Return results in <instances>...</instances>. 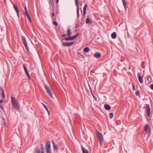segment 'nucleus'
Wrapping results in <instances>:
<instances>
[{
	"instance_id": "f257e3e1",
	"label": "nucleus",
	"mask_w": 153,
	"mask_h": 153,
	"mask_svg": "<svg viewBox=\"0 0 153 153\" xmlns=\"http://www.w3.org/2000/svg\"><path fill=\"white\" fill-rule=\"evenodd\" d=\"M11 101L12 104L15 108L16 110H19V105L18 103L16 101L15 98L12 96L11 97Z\"/></svg>"
},
{
	"instance_id": "f03ea898",
	"label": "nucleus",
	"mask_w": 153,
	"mask_h": 153,
	"mask_svg": "<svg viewBox=\"0 0 153 153\" xmlns=\"http://www.w3.org/2000/svg\"><path fill=\"white\" fill-rule=\"evenodd\" d=\"M97 136L99 139L100 145L101 146L103 142V137L102 133L98 131H97Z\"/></svg>"
},
{
	"instance_id": "7ed1b4c3",
	"label": "nucleus",
	"mask_w": 153,
	"mask_h": 153,
	"mask_svg": "<svg viewBox=\"0 0 153 153\" xmlns=\"http://www.w3.org/2000/svg\"><path fill=\"white\" fill-rule=\"evenodd\" d=\"M46 153H51V144L50 141H47L45 146Z\"/></svg>"
},
{
	"instance_id": "20e7f679",
	"label": "nucleus",
	"mask_w": 153,
	"mask_h": 153,
	"mask_svg": "<svg viewBox=\"0 0 153 153\" xmlns=\"http://www.w3.org/2000/svg\"><path fill=\"white\" fill-rule=\"evenodd\" d=\"M151 131V128L149 125L148 124H146L144 126V131L146 133L150 134Z\"/></svg>"
},
{
	"instance_id": "39448f33",
	"label": "nucleus",
	"mask_w": 153,
	"mask_h": 153,
	"mask_svg": "<svg viewBox=\"0 0 153 153\" xmlns=\"http://www.w3.org/2000/svg\"><path fill=\"white\" fill-rule=\"evenodd\" d=\"M146 107L145 108L146 111V112L148 116H149L150 114V108L149 104H146Z\"/></svg>"
},
{
	"instance_id": "423d86ee",
	"label": "nucleus",
	"mask_w": 153,
	"mask_h": 153,
	"mask_svg": "<svg viewBox=\"0 0 153 153\" xmlns=\"http://www.w3.org/2000/svg\"><path fill=\"white\" fill-rule=\"evenodd\" d=\"M74 43L73 42H70L67 43L65 42H62V45L64 47H69L72 45Z\"/></svg>"
},
{
	"instance_id": "0eeeda50",
	"label": "nucleus",
	"mask_w": 153,
	"mask_h": 153,
	"mask_svg": "<svg viewBox=\"0 0 153 153\" xmlns=\"http://www.w3.org/2000/svg\"><path fill=\"white\" fill-rule=\"evenodd\" d=\"M137 76L140 82L141 83H143V77L141 76V74L138 73L137 74Z\"/></svg>"
},
{
	"instance_id": "6e6552de",
	"label": "nucleus",
	"mask_w": 153,
	"mask_h": 153,
	"mask_svg": "<svg viewBox=\"0 0 153 153\" xmlns=\"http://www.w3.org/2000/svg\"><path fill=\"white\" fill-rule=\"evenodd\" d=\"M101 56V54L99 52H96L94 55V56L96 58L98 59L100 58Z\"/></svg>"
},
{
	"instance_id": "1a4fd4ad",
	"label": "nucleus",
	"mask_w": 153,
	"mask_h": 153,
	"mask_svg": "<svg viewBox=\"0 0 153 153\" xmlns=\"http://www.w3.org/2000/svg\"><path fill=\"white\" fill-rule=\"evenodd\" d=\"M40 146L42 153H44L45 149L44 145L42 142H41L40 143Z\"/></svg>"
},
{
	"instance_id": "9d476101",
	"label": "nucleus",
	"mask_w": 153,
	"mask_h": 153,
	"mask_svg": "<svg viewBox=\"0 0 153 153\" xmlns=\"http://www.w3.org/2000/svg\"><path fill=\"white\" fill-rule=\"evenodd\" d=\"M52 142L54 149L56 150H58V146L53 141H52Z\"/></svg>"
},
{
	"instance_id": "9b49d317",
	"label": "nucleus",
	"mask_w": 153,
	"mask_h": 153,
	"mask_svg": "<svg viewBox=\"0 0 153 153\" xmlns=\"http://www.w3.org/2000/svg\"><path fill=\"white\" fill-rule=\"evenodd\" d=\"M104 107L106 110H110L111 109V106L105 104L104 105Z\"/></svg>"
},
{
	"instance_id": "f8f14e48",
	"label": "nucleus",
	"mask_w": 153,
	"mask_h": 153,
	"mask_svg": "<svg viewBox=\"0 0 153 153\" xmlns=\"http://www.w3.org/2000/svg\"><path fill=\"white\" fill-rule=\"evenodd\" d=\"M36 153H42L41 151H40V148L39 146H37L36 148Z\"/></svg>"
},
{
	"instance_id": "ddd939ff",
	"label": "nucleus",
	"mask_w": 153,
	"mask_h": 153,
	"mask_svg": "<svg viewBox=\"0 0 153 153\" xmlns=\"http://www.w3.org/2000/svg\"><path fill=\"white\" fill-rule=\"evenodd\" d=\"M117 36L116 33L115 32H113L111 34V37L112 38L114 39L116 38Z\"/></svg>"
},
{
	"instance_id": "4468645a",
	"label": "nucleus",
	"mask_w": 153,
	"mask_h": 153,
	"mask_svg": "<svg viewBox=\"0 0 153 153\" xmlns=\"http://www.w3.org/2000/svg\"><path fill=\"white\" fill-rule=\"evenodd\" d=\"M67 35L68 36H71L72 33L71 32V30L70 28H68L67 31Z\"/></svg>"
},
{
	"instance_id": "2eb2a0df",
	"label": "nucleus",
	"mask_w": 153,
	"mask_h": 153,
	"mask_svg": "<svg viewBox=\"0 0 153 153\" xmlns=\"http://www.w3.org/2000/svg\"><path fill=\"white\" fill-rule=\"evenodd\" d=\"M22 39L24 45L27 43V42L26 41V39L24 36H22Z\"/></svg>"
},
{
	"instance_id": "dca6fc26",
	"label": "nucleus",
	"mask_w": 153,
	"mask_h": 153,
	"mask_svg": "<svg viewBox=\"0 0 153 153\" xmlns=\"http://www.w3.org/2000/svg\"><path fill=\"white\" fill-rule=\"evenodd\" d=\"M1 89L2 90L1 94H2V97L3 99H5V96L4 93V90H3V89L2 87H1Z\"/></svg>"
},
{
	"instance_id": "f3484780",
	"label": "nucleus",
	"mask_w": 153,
	"mask_h": 153,
	"mask_svg": "<svg viewBox=\"0 0 153 153\" xmlns=\"http://www.w3.org/2000/svg\"><path fill=\"white\" fill-rule=\"evenodd\" d=\"M42 105H43L45 107V109L47 111V112H48L49 115H50V113L49 111V110H48V108H47V106L44 104L42 102Z\"/></svg>"
},
{
	"instance_id": "a211bd4d",
	"label": "nucleus",
	"mask_w": 153,
	"mask_h": 153,
	"mask_svg": "<svg viewBox=\"0 0 153 153\" xmlns=\"http://www.w3.org/2000/svg\"><path fill=\"white\" fill-rule=\"evenodd\" d=\"M86 22L87 24H91L92 23V22L91 21V19L89 18H87L86 19Z\"/></svg>"
},
{
	"instance_id": "6ab92c4d",
	"label": "nucleus",
	"mask_w": 153,
	"mask_h": 153,
	"mask_svg": "<svg viewBox=\"0 0 153 153\" xmlns=\"http://www.w3.org/2000/svg\"><path fill=\"white\" fill-rule=\"evenodd\" d=\"M122 0V2L123 3V5L124 6L125 10H126V4H127L126 1V0Z\"/></svg>"
},
{
	"instance_id": "aec40b11",
	"label": "nucleus",
	"mask_w": 153,
	"mask_h": 153,
	"mask_svg": "<svg viewBox=\"0 0 153 153\" xmlns=\"http://www.w3.org/2000/svg\"><path fill=\"white\" fill-rule=\"evenodd\" d=\"M90 51V49L88 47H85L83 49V51L85 53H87Z\"/></svg>"
},
{
	"instance_id": "412c9836",
	"label": "nucleus",
	"mask_w": 153,
	"mask_h": 153,
	"mask_svg": "<svg viewBox=\"0 0 153 153\" xmlns=\"http://www.w3.org/2000/svg\"><path fill=\"white\" fill-rule=\"evenodd\" d=\"M13 7H14L15 11H16V12L19 11V10L18 9L17 6L14 4H13Z\"/></svg>"
},
{
	"instance_id": "4be33fe9",
	"label": "nucleus",
	"mask_w": 153,
	"mask_h": 153,
	"mask_svg": "<svg viewBox=\"0 0 153 153\" xmlns=\"http://www.w3.org/2000/svg\"><path fill=\"white\" fill-rule=\"evenodd\" d=\"M87 6V4H85L83 8V13L84 14H85L86 13Z\"/></svg>"
},
{
	"instance_id": "5701e85b",
	"label": "nucleus",
	"mask_w": 153,
	"mask_h": 153,
	"mask_svg": "<svg viewBox=\"0 0 153 153\" xmlns=\"http://www.w3.org/2000/svg\"><path fill=\"white\" fill-rule=\"evenodd\" d=\"M78 56L80 58H82L83 59H84L85 57L84 56L81 54L80 53H78Z\"/></svg>"
},
{
	"instance_id": "b1692460",
	"label": "nucleus",
	"mask_w": 153,
	"mask_h": 153,
	"mask_svg": "<svg viewBox=\"0 0 153 153\" xmlns=\"http://www.w3.org/2000/svg\"><path fill=\"white\" fill-rule=\"evenodd\" d=\"M69 37L66 38L65 39L66 40H72V37L70 36H68Z\"/></svg>"
},
{
	"instance_id": "393cba45",
	"label": "nucleus",
	"mask_w": 153,
	"mask_h": 153,
	"mask_svg": "<svg viewBox=\"0 0 153 153\" xmlns=\"http://www.w3.org/2000/svg\"><path fill=\"white\" fill-rule=\"evenodd\" d=\"M82 151L83 153H88V150L87 149H85L83 148H82Z\"/></svg>"
},
{
	"instance_id": "a878e982",
	"label": "nucleus",
	"mask_w": 153,
	"mask_h": 153,
	"mask_svg": "<svg viewBox=\"0 0 153 153\" xmlns=\"http://www.w3.org/2000/svg\"><path fill=\"white\" fill-rule=\"evenodd\" d=\"M25 14H26V15L27 18L29 19V20L30 21V22H31V20L30 17L29 15L28 14V13H26Z\"/></svg>"
},
{
	"instance_id": "bb28decb",
	"label": "nucleus",
	"mask_w": 153,
	"mask_h": 153,
	"mask_svg": "<svg viewBox=\"0 0 153 153\" xmlns=\"http://www.w3.org/2000/svg\"><path fill=\"white\" fill-rule=\"evenodd\" d=\"M114 116V114L112 113H111L109 114V117L110 118H112Z\"/></svg>"
},
{
	"instance_id": "cd10ccee",
	"label": "nucleus",
	"mask_w": 153,
	"mask_h": 153,
	"mask_svg": "<svg viewBox=\"0 0 153 153\" xmlns=\"http://www.w3.org/2000/svg\"><path fill=\"white\" fill-rule=\"evenodd\" d=\"M48 94L52 98H53V94L51 91L50 90L49 91L47 92Z\"/></svg>"
},
{
	"instance_id": "c85d7f7f",
	"label": "nucleus",
	"mask_w": 153,
	"mask_h": 153,
	"mask_svg": "<svg viewBox=\"0 0 153 153\" xmlns=\"http://www.w3.org/2000/svg\"><path fill=\"white\" fill-rule=\"evenodd\" d=\"M24 45L25 46V48H26V49L27 50V51H28V52H29V48L28 47L27 43L24 44Z\"/></svg>"
},
{
	"instance_id": "c756f323",
	"label": "nucleus",
	"mask_w": 153,
	"mask_h": 153,
	"mask_svg": "<svg viewBox=\"0 0 153 153\" xmlns=\"http://www.w3.org/2000/svg\"><path fill=\"white\" fill-rule=\"evenodd\" d=\"M45 87L46 88V91L47 92L49 91L50 90L49 89V88L48 87L47 85H45Z\"/></svg>"
},
{
	"instance_id": "7c9ffc66",
	"label": "nucleus",
	"mask_w": 153,
	"mask_h": 153,
	"mask_svg": "<svg viewBox=\"0 0 153 153\" xmlns=\"http://www.w3.org/2000/svg\"><path fill=\"white\" fill-rule=\"evenodd\" d=\"M23 67H24V70H25V72H26V71H27V67H26L25 66V64H23Z\"/></svg>"
},
{
	"instance_id": "2f4dec72",
	"label": "nucleus",
	"mask_w": 153,
	"mask_h": 153,
	"mask_svg": "<svg viewBox=\"0 0 153 153\" xmlns=\"http://www.w3.org/2000/svg\"><path fill=\"white\" fill-rule=\"evenodd\" d=\"M78 1L77 0V6L78 5ZM79 10L78 8L77 7V16L79 17Z\"/></svg>"
},
{
	"instance_id": "473e14b6",
	"label": "nucleus",
	"mask_w": 153,
	"mask_h": 153,
	"mask_svg": "<svg viewBox=\"0 0 153 153\" xmlns=\"http://www.w3.org/2000/svg\"><path fill=\"white\" fill-rule=\"evenodd\" d=\"M135 95L136 96H138L140 95L139 91H137L135 92Z\"/></svg>"
},
{
	"instance_id": "72a5a7b5",
	"label": "nucleus",
	"mask_w": 153,
	"mask_h": 153,
	"mask_svg": "<svg viewBox=\"0 0 153 153\" xmlns=\"http://www.w3.org/2000/svg\"><path fill=\"white\" fill-rule=\"evenodd\" d=\"M25 13H28V11H27V7H26V6H25Z\"/></svg>"
},
{
	"instance_id": "f704fd0d",
	"label": "nucleus",
	"mask_w": 153,
	"mask_h": 153,
	"mask_svg": "<svg viewBox=\"0 0 153 153\" xmlns=\"http://www.w3.org/2000/svg\"><path fill=\"white\" fill-rule=\"evenodd\" d=\"M53 24L54 25H56V26L58 25V23L57 22H56V21H53Z\"/></svg>"
},
{
	"instance_id": "c9c22d12",
	"label": "nucleus",
	"mask_w": 153,
	"mask_h": 153,
	"mask_svg": "<svg viewBox=\"0 0 153 153\" xmlns=\"http://www.w3.org/2000/svg\"><path fill=\"white\" fill-rule=\"evenodd\" d=\"M91 93H92V96L93 97V98H94V99H95V100L97 101V98L94 96V94L92 93V92H91Z\"/></svg>"
},
{
	"instance_id": "e433bc0d",
	"label": "nucleus",
	"mask_w": 153,
	"mask_h": 153,
	"mask_svg": "<svg viewBox=\"0 0 153 153\" xmlns=\"http://www.w3.org/2000/svg\"><path fill=\"white\" fill-rule=\"evenodd\" d=\"M71 37H72V40H73L74 39H75L76 38V35L73 36H71Z\"/></svg>"
},
{
	"instance_id": "4c0bfd02",
	"label": "nucleus",
	"mask_w": 153,
	"mask_h": 153,
	"mask_svg": "<svg viewBox=\"0 0 153 153\" xmlns=\"http://www.w3.org/2000/svg\"><path fill=\"white\" fill-rule=\"evenodd\" d=\"M94 73V71L93 70H92L91 71H90V74L91 75H92V73Z\"/></svg>"
},
{
	"instance_id": "58836bf2",
	"label": "nucleus",
	"mask_w": 153,
	"mask_h": 153,
	"mask_svg": "<svg viewBox=\"0 0 153 153\" xmlns=\"http://www.w3.org/2000/svg\"><path fill=\"white\" fill-rule=\"evenodd\" d=\"M81 38H82V37L81 36H79L78 37V39H79V42H80V41H81Z\"/></svg>"
},
{
	"instance_id": "ea45409f",
	"label": "nucleus",
	"mask_w": 153,
	"mask_h": 153,
	"mask_svg": "<svg viewBox=\"0 0 153 153\" xmlns=\"http://www.w3.org/2000/svg\"><path fill=\"white\" fill-rule=\"evenodd\" d=\"M25 73L27 76H28V75H30L29 74V72L28 71L25 72Z\"/></svg>"
},
{
	"instance_id": "a19ab883",
	"label": "nucleus",
	"mask_w": 153,
	"mask_h": 153,
	"mask_svg": "<svg viewBox=\"0 0 153 153\" xmlns=\"http://www.w3.org/2000/svg\"><path fill=\"white\" fill-rule=\"evenodd\" d=\"M17 13V15L18 16V18H19V11L16 12Z\"/></svg>"
},
{
	"instance_id": "79ce46f5",
	"label": "nucleus",
	"mask_w": 153,
	"mask_h": 153,
	"mask_svg": "<svg viewBox=\"0 0 153 153\" xmlns=\"http://www.w3.org/2000/svg\"><path fill=\"white\" fill-rule=\"evenodd\" d=\"M0 107L3 110L4 109V108L1 105H0Z\"/></svg>"
},
{
	"instance_id": "37998d69",
	"label": "nucleus",
	"mask_w": 153,
	"mask_h": 153,
	"mask_svg": "<svg viewBox=\"0 0 153 153\" xmlns=\"http://www.w3.org/2000/svg\"><path fill=\"white\" fill-rule=\"evenodd\" d=\"M132 88H133V89L134 90H136L135 89V87H134V85H132Z\"/></svg>"
},
{
	"instance_id": "c03bdc74",
	"label": "nucleus",
	"mask_w": 153,
	"mask_h": 153,
	"mask_svg": "<svg viewBox=\"0 0 153 153\" xmlns=\"http://www.w3.org/2000/svg\"><path fill=\"white\" fill-rule=\"evenodd\" d=\"M62 37H65L66 36V35L65 33H64V34H63L62 35Z\"/></svg>"
},
{
	"instance_id": "a18cd8bd",
	"label": "nucleus",
	"mask_w": 153,
	"mask_h": 153,
	"mask_svg": "<svg viewBox=\"0 0 153 153\" xmlns=\"http://www.w3.org/2000/svg\"><path fill=\"white\" fill-rule=\"evenodd\" d=\"M150 88L151 89L153 90V84H152L151 85Z\"/></svg>"
},
{
	"instance_id": "49530a36",
	"label": "nucleus",
	"mask_w": 153,
	"mask_h": 153,
	"mask_svg": "<svg viewBox=\"0 0 153 153\" xmlns=\"http://www.w3.org/2000/svg\"><path fill=\"white\" fill-rule=\"evenodd\" d=\"M28 76V77L29 79V80H30L31 78H30V75H28V76Z\"/></svg>"
},
{
	"instance_id": "de8ad7c7",
	"label": "nucleus",
	"mask_w": 153,
	"mask_h": 153,
	"mask_svg": "<svg viewBox=\"0 0 153 153\" xmlns=\"http://www.w3.org/2000/svg\"><path fill=\"white\" fill-rule=\"evenodd\" d=\"M52 15L54 17L55 16V13L54 12H53L52 13Z\"/></svg>"
},
{
	"instance_id": "09e8293b",
	"label": "nucleus",
	"mask_w": 153,
	"mask_h": 153,
	"mask_svg": "<svg viewBox=\"0 0 153 153\" xmlns=\"http://www.w3.org/2000/svg\"><path fill=\"white\" fill-rule=\"evenodd\" d=\"M3 102H4V101L2 100H0V104Z\"/></svg>"
},
{
	"instance_id": "8fccbe9b",
	"label": "nucleus",
	"mask_w": 153,
	"mask_h": 153,
	"mask_svg": "<svg viewBox=\"0 0 153 153\" xmlns=\"http://www.w3.org/2000/svg\"><path fill=\"white\" fill-rule=\"evenodd\" d=\"M75 4L76 5V0H75Z\"/></svg>"
},
{
	"instance_id": "3c124183",
	"label": "nucleus",
	"mask_w": 153,
	"mask_h": 153,
	"mask_svg": "<svg viewBox=\"0 0 153 153\" xmlns=\"http://www.w3.org/2000/svg\"><path fill=\"white\" fill-rule=\"evenodd\" d=\"M59 1V0H56V3L57 4H58V3Z\"/></svg>"
},
{
	"instance_id": "603ef678",
	"label": "nucleus",
	"mask_w": 153,
	"mask_h": 153,
	"mask_svg": "<svg viewBox=\"0 0 153 153\" xmlns=\"http://www.w3.org/2000/svg\"><path fill=\"white\" fill-rule=\"evenodd\" d=\"M127 34H128V38L129 37V36H128L129 33H127Z\"/></svg>"
},
{
	"instance_id": "864d4df0",
	"label": "nucleus",
	"mask_w": 153,
	"mask_h": 153,
	"mask_svg": "<svg viewBox=\"0 0 153 153\" xmlns=\"http://www.w3.org/2000/svg\"><path fill=\"white\" fill-rule=\"evenodd\" d=\"M51 3H52H52H53V0H52L51 1Z\"/></svg>"
},
{
	"instance_id": "5fc2aeb1",
	"label": "nucleus",
	"mask_w": 153,
	"mask_h": 153,
	"mask_svg": "<svg viewBox=\"0 0 153 153\" xmlns=\"http://www.w3.org/2000/svg\"><path fill=\"white\" fill-rule=\"evenodd\" d=\"M79 35V34L78 33H77V37Z\"/></svg>"
},
{
	"instance_id": "6e6d98bb",
	"label": "nucleus",
	"mask_w": 153,
	"mask_h": 153,
	"mask_svg": "<svg viewBox=\"0 0 153 153\" xmlns=\"http://www.w3.org/2000/svg\"><path fill=\"white\" fill-rule=\"evenodd\" d=\"M75 26L76 27V24L75 25Z\"/></svg>"
},
{
	"instance_id": "4d7b16f0",
	"label": "nucleus",
	"mask_w": 153,
	"mask_h": 153,
	"mask_svg": "<svg viewBox=\"0 0 153 153\" xmlns=\"http://www.w3.org/2000/svg\"><path fill=\"white\" fill-rule=\"evenodd\" d=\"M75 31H76V30H75Z\"/></svg>"
},
{
	"instance_id": "13d9d810",
	"label": "nucleus",
	"mask_w": 153,
	"mask_h": 153,
	"mask_svg": "<svg viewBox=\"0 0 153 153\" xmlns=\"http://www.w3.org/2000/svg\"><path fill=\"white\" fill-rule=\"evenodd\" d=\"M50 2H51V0H50Z\"/></svg>"
},
{
	"instance_id": "bf43d9fd",
	"label": "nucleus",
	"mask_w": 153,
	"mask_h": 153,
	"mask_svg": "<svg viewBox=\"0 0 153 153\" xmlns=\"http://www.w3.org/2000/svg\"><path fill=\"white\" fill-rule=\"evenodd\" d=\"M4 1H5V0H4Z\"/></svg>"
}]
</instances>
